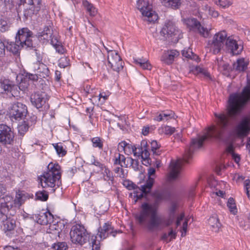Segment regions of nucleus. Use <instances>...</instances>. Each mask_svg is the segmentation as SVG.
Instances as JSON below:
<instances>
[{"label":"nucleus","mask_w":250,"mask_h":250,"mask_svg":"<svg viewBox=\"0 0 250 250\" xmlns=\"http://www.w3.org/2000/svg\"><path fill=\"white\" fill-rule=\"evenodd\" d=\"M217 118L216 125H212L208 128L204 135L199 136L191 140L188 150L186 152L183 159L171 161L169 166V178L170 180L177 178L180 174L182 166L184 162H188L193 150L202 146L203 142L208 138L220 139L229 125V119L224 114L215 113Z\"/></svg>","instance_id":"1"},{"label":"nucleus","mask_w":250,"mask_h":250,"mask_svg":"<svg viewBox=\"0 0 250 250\" xmlns=\"http://www.w3.org/2000/svg\"><path fill=\"white\" fill-rule=\"evenodd\" d=\"M178 207L177 203H172L169 208V217L165 219L158 215L156 204L145 203L142 205L140 212L135 214V219L140 225L149 231L162 229L172 224Z\"/></svg>","instance_id":"2"},{"label":"nucleus","mask_w":250,"mask_h":250,"mask_svg":"<svg viewBox=\"0 0 250 250\" xmlns=\"http://www.w3.org/2000/svg\"><path fill=\"white\" fill-rule=\"evenodd\" d=\"M34 38L32 32L28 28H22L18 31L15 42L6 41V49L14 54L17 55L21 48L33 46Z\"/></svg>","instance_id":"3"},{"label":"nucleus","mask_w":250,"mask_h":250,"mask_svg":"<svg viewBox=\"0 0 250 250\" xmlns=\"http://www.w3.org/2000/svg\"><path fill=\"white\" fill-rule=\"evenodd\" d=\"M61 167L57 163H50L46 170L39 177L42 188L59 187L61 185Z\"/></svg>","instance_id":"4"},{"label":"nucleus","mask_w":250,"mask_h":250,"mask_svg":"<svg viewBox=\"0 0 250 250\" xmlns=\"http://www.w3.org/2000/svg\"><path fill=\"white\" fill-rule=\"evenodd\" d=\"M250 100V81L244 87L241 93H236L230 96L228 107L230 117L238 114L244 106Z\"/></svg>","instance_id":"5"},{"label":"nucleus","mask_w":250,"mask_h":250,"mask_svg":"<svg viewBox=\"0 0 250 250\" xmlns=\"http://www.w3.org/2000/svg\"><path fill=\"white\" fill-rule=\"evenodd\" d=\"M29 198V196L27 193L20 190L16 192L14 200L10 195H6L0 198V218H2L3 220L6 218L5 213H7L10 209L13 208H20Z\"/></svg>","instance_id":"6"},{"label":"nucleus","mask_w":250,"mask_h":250,"mask_svg":"<svg viewBox=\"0 0 250 250\" xmlns=\"http://www.w3.org/2000/svg\"><path fill=\"white\" fill-rule=\"evenodd\" d=\"M189 218L185 217L184 213H180L177 217L175 227H170L167 231L163 232L160 237V240L163 242L168 243L176 239L177 234V227L182 224V226L180 229L181 236L185 237L188 230V224Z\"/></svg>","instance_id":"7"},{"label":"nucleus","mask_w":250,"mask_h":250,"mask_svg":"<svg viewBox=\"0 0 250 250\" xmlns=\"http://www.w3.org/2000/svg\"><path fill=\"white\" fill-rule=\"evenodd\" d=\"M161 34L167 40L173 42H177L182 37L181 32L174 22L169 20L165 21Z\"/></svg>","instance_id":"8"},{"label":"nucleus","mask_w":250,"mask_h":250,"mask_svg":"<svg viewBox=\"0 0 250 250\" xmlns=\"http://www.w3.org/2000/svg\"><path fill=\"white\" fill-rule=\"evenodd\" d=\"M137 8L141 11L144 17V20L154 23L158 19V16L152 9V6L148 0H135Z\"/></svg>","instance_id":"9"},{"label":"nucleus","mask_w":250,"mask_h":250,"mask_svg":"<svg viewBox=\"0 0 250 250\" xmlns=\"http://www.w3.org/2000/svg\"><path fill=\"white\" fill-rule=\"evenodd\" d=\"M228 35L224 30L216 33L211 40L208 41V48L214 54H218L226 43Z\"/></svg>","instance_id":"10"},{"label":"nucleus","mask_w":250,"mask_h":250,"mask_svg":"<svg viewBox=\"0 0 250 250\" xmlns=\"http://www.w3.org/2000/svg\"><path fill=\"white\" fill-rule=\"evenodd\" d=\"M71 242L76 244L83 245L88 239V233L84 226L76 224L72 227L70 233Z\"/></svg>","instance_id":"11"},{"label":"nucleus","mask_w":250,"mask_h":250,"mask_svg":"<svg viewBox=\"0 0 250 250\" xmlns=\"http://www.w3.org/2000/svg\"><path fill=\"white\" fill-rule=\"evenodd\" d=\"M27 112V108L25 104L20 102H17L9 106L8 113L12 120L20 121L25 118Z\"/></svg>","instance_id":"12"},{"label":"nucleus","mask_w":250,"mask_h":250,"mask_svg":"<svg viewBox=\"0 0 250 250\" xmlns=\"http://www.w3.org/2000/svg\"><path fill=\"white\" fill-rule=\"evenodd\" d=\"M52 29L51 26H45L42 31L38 33V38L41 40L49 41L51 40L52 45L59 54L62 53V45L56 38H52Z\"/></svg>","instance_id":"13"},{"label":"nucleus","mask_w":250,"mask_h":250,"mask_svg":"<svg viewBox=\"0 0 250 250\" xmlns=\"http://www.w3.org/2000/svg\"><path fill=\"white\" fill-rule=\"evenodd\" d=\"M21 86V85L19 86V88ZM0 88L4 94L10 98L19 96V87L13 81L9 79H3L0 80Z\"/></svg>","instance_id":"14"},{"label":"nucleus","mask_w":250,"mask_h":250,"mask_svg":"<svg viewBox=\"0 0 250 250\" xmlns=\"http://www.w3.org/2000/svg\"><path fill=\"white\" fill-rule=\"evenodd\" d=\"M107 51V60L109 66L114 70L119 72L123 68V61L118 52L114 50H109L105 48Z\"/></svg>","instance_id":"15"},{"label":"nucleus","mask_w":250,"mask_h":250,"mask_svg":"<svg viewBox=\"0 0 250 250\" xmlns=\"http://www.w3.org/2000/svg\"><path fill=\"white\" fill-rule=\"evenodd\" d=\"M14 135L11 128L5 125H0V143L10 145L14 141Z\"/></svg>","instance_id":"16"},{"label":"nucleus","mask_w":250,"mask_h":250,"mask_svg":"<svg viewBox=\"0 0 250 250\" xmlns=\"http://www.w3.org/2000/svg\"><path fill=\"white\" fill-rule=\"evenodd\" d=\"M250 131V117L243 118L235 129V134L239 137L247 136Z\"/></svg>","instance_id":"17"},{"label":"nucleus","mask_w":250,"mask_h":250,"mask_svg":"<svg viewBox=\"0 0 250 250\" xmlns=\"http://www.w3.org/2000/svg\"><path fill=\"white\" fill-rule=\"evenodd\" d=\"M155 169L153 167H150L148 169V178L146 181V184L142 186V189H138L140 190V194H138L137 196L141 197L143 193L146 194L149 192L154 184Z\"/></svg>","instance_id":"18"},{"label":"nucleus","mask_w":250,"mask_h":250,"mask_svg":"<svg viewBox=\"0 0 250 250\" xmlns=\"http://www.w3.org/2000/svg\"><path fill=\"white\" fill-rule=\"evenodd\" d=\"M48 100V97L44 92H36L31 96V102L37 108H40Z\"/></svg>","instance_id":"19"},{"label":"nucleus","mask_w":250,"mask_h":250,"mask_svg":"<svg viewBox=\"0 0 250 250\" xmlns=\"http://www.w3.org/2000/svg\"><path fill=\"white\" fill-rule=\"evenodd\" d=\"M179 55V52L176 50L166 51L161 56V60L167 64H170L173 62L175 58L177 57Z\"/></svg>","instance_id":"20"},{"label":"nucleus","mask_w":250,"mask_h":250,"mask_svg":"<svg viewBox=\"0 0 250 250\" xmlns=\"http://www.w3.org/2000/svg\"><path fill=\"white\" fill-rule=\"evenodd\" d=\"M118 149L119 151H124L126 154L128 155L132 153H133L134 156L137 155V148L132 145L126 143L125 141H123L119 144Z\"/></svg>","instance_id":"21"},{"label":"nucleus","mask_w":250,"mask_h":250,"mask_svg":"<svg viewBox=\"0 0 250 250\" xmlns=\"http://www.w3.org/2000/svg\"><path fill=\"white\" fill-rule=\"evenodd\" d=\"M49 70L46 66L43 64H40L35 74H29V79L32 81L38 80L39 77L44 78L48 75Z\"/></svg>","instance_id":"22"},{"label":"nucleus","mask_w":250,"mask_h":250,"mask_svg":"<svg viewBox=\"0 0 250 250\" xmlns=\"http://www.w3.org/2000/svg\"><path fill=\"white\" fill-rule=\"evenodd\" d=\"M53 219L52 214L49 211L41 213L39 214L37 222L41 225H47L50 224Z\"/></svg>","instance_id":"23"},{"label":"nucleus","mask_w":250,"mask_h":250,"mask_svg":"<svg viewBox=\"0 0 250 250\" xmlns=\"http://www.w3.org/2000/svg\"><path fill=\"white\" fill-rule=\"evenodd\" d=\"M113 229L110 225L105 223L102 227L99 229L97 235L99 236L101 239H105L109 234L113 233Z\"/></svg>","instance_id":"24"},{"label":"nucleus","mask_w":250,"mask_h":250,"mask_svg":"<svg viewBox=\"0 0 250 250\" xmlns=\"http://www.w3.org/2000/svg\"><path fill=\"white\" fill-rule=\"evenodd\" d=\"M208 223L212 231L215 232L219 231L221 225L216 215L210 217L208 220Z\"/></svg>","instance_id":"25"},{"label":"nucleus","mask_w":250,"mask_h":250,"mask_svg":"<svg viewBox=\"0 0 250 250\" xmlns=\"http://www.w3.org/2000/svg\"><path fill=\"white\" fill-rule=\"evenodd\" d=\"M6 214L7 213H5L6 218L3 220L0 218V221L3 223V229L5 231H11L15 227V221L14 219H7Z\"/></svg>","instance_id":"26"},{"label":"nucleus","mask_w":250,"mask_h":250,"mask_svg":"<svg viewBox=\"0 0 250 250\" xmlns=\"http://www.w3.org/2000/svg\"><path fill=\"white\" fill-rule=\"evenodd\" d=\"M183 21L190 30H193L195 31H196V28L198 26H199V25L200 23L196 19L194 18H188L184 19Z\"/></svg>","instance_id":"27"},{"label":"nucleus","mask_w":250,"mask_h":250,"mask_svg":"<svg viewBox=\"0 0 250 250\" xmlns=\"http://www.w3.org/2000/svg\"><path fill=\"white\" fill-rule=\"evenodd\" d=\"M248 61H246L244 58L237 60V62L233 64V69L241 72L245 71L247 68Z\"/></svg>","instance_id":"28"},{"label":"nucleus","mask_w":250,"mask_h":250,"mask_svg":"<svg viewBox=\"0 0 250 250\" xmlns=\"http://www.w3.org/2000/svg\"><path fill=\"white\" fill-rule=\"evenodd\" d=\"M226 45L229 47V49H230L233 54H237L239 53V51H241L242 48H240L239 50V46L237 43L236 41L230 39L228 38L226 42Z\"/></svg>","instance_id":"29"},{"label":"nucleus","mask_w":250,"mask_h":250,"mask_svg":"<svg viewBox=\"0 0 250 250\" xmlns=\"http://www.w3.org/2000/svg\"><path fill=\"white\" fill-rule=\"evenodd\" d=\"M189 71L195 75L201 74L205 77L209 79H211L209 73L206 70L199 66H192L190 67Z\"/></svg>","instance_id":"30"},{"label":"nucleus","mask_w":250,"mask_h":250,"mask_svg":"<svg viewBox=\"0 0 250 250\" xmlns=\"http://www.w3.org/2000/svg\"><path fill=\"white\" fill-rule=\"evenodd\" d=\"M124 185L125 187H126V188L128 189H129V190L133 189L134 190L132 194H133L134 197H136L137 198L136 201L137 199H141L143 197V194L144 193H143L142 196H141V197H139V196H137L138 194H140V190L138 189H142V188H137L135 185H134V184H133L132 183H131L129 181L125 182Z\"/></svg>","instance_id":"31"},{"label":"nucleus","mask_w":250,"mask_h":250,"mask_svg":"<svg viewBox=\"0 0 250 250\" xmlns=\"http://www.w3.org/2000/svg\"><path fill=\"white\" fill-rule=\"evenodd\" d=\"M83 5L90 16L94 17L96 16L97 13V10L93 4L89 3L86 0H83Z\"/></svg>","instance_id":"32"},{"label":"nucleus","mask_w":250,"mask_h":250,"mask_svg":"<svg viewBox=\"0 0 250 250\" xmlns=\"http://www.w3.org/2000/svg\"><path fill=\"white\" fill-rule=\"evenodd\" d=\"M134 62L139 65L143 69L150 70L151 69V65L148 61L144 59H134Z\"/></svg>","instance_id":"33"},{"label":"nucleus","mask_w":250,"mask_h":250,"mask_svg":"<svg viewBox=\"0 0 250 250\" xmlns=\"http://www.w3.org/2000/svg\"><path fill=\"white\" fill-rule=\"evenodd\" d=\"M227 152L236 163H238L240 161V158L238 154L235 153L234 151V146L232 144H229L226 148Z\"/></svg>","instance_id":"34"},{"label":"nucleus","mask_w":250,"mask_h":250,"mask_svg":"<svg viewBox=\"0 0 250 250\" xmlns=\"http://www.w3.org/2000/svg\"><path fill=\"white\" fill-rule=\"evenodd\" d=\"M207 8V9L210 8V6L206 4L202 6V7L199 9L198 8L196 9L194 11H193V14L194 15H196L198 13L201 18H206L208 17V11L207 10H205V8Z\"/></svg>","instance_id":"35"},{"label":"nucleus","mask_w":250,"mask_h":250,"mask_svg":"<svg viewBox=\"0 0 250 250\" xmlns=\"http://www.w3.org/2000/svg\"><path fill=\"white\" fill-rule=\"evenodd\" d=\"M158 131L160 134L171 135L175 132V128L168 125H163L159 128Z\"/></svg>","instance_id":"36"},{"label":"nucleus","mask_w":250,"mask_h":250,"mask_svg":"<svg viewBox=\"0 0 250 250\" xmlns=\"http://www.w3.org/2000/svg\"><path fill=\"white\" fill-rule=\"evenodd\" d=\"M182 55L185 58L193 60L197 62L199 61L198 57L196 55L194 54L190 48L184 49L182 51Z\"/></svg>","instance_id":"37"},{"label":"nucleus","mask_w":250,"mask_h":250,"mask_svg":"<svg viewBox=\"0 0 250 250\" xmlns=\"http://www.w3.org/2000/svg\"><path fill=\"white\" fill-rule=\"evenodd\" d=\"M166 6L171 7L173 8H178L180 5V0H161Z\"/></svg>","instance_id":"38"},{"label":"nucleus","mask_w":250,"mask_h":250,"mask_svg":"<svg viewBox=\"0 0 250 250\" xmlns=\"http://www.w3.org/2000/svg\"><path fill=\"white\" fill-rule=\"evenodd\" d=\"M227 207H228L229 211L233 215H235L237 213V208H236V204L235 203L234 200L233 198H230L229 199Z\"/></svg>","instance_id":"39"},{"label":"nucleus","mask_w":250,"mask_h":250,"mask_svg":"<svg viewBox=\"0 0 250 250\" xmlns=\"http://www.w3.org/2000/svg\"><path fill=\"white\" fill-rule=\"evenodd\" d=\"M210 30V29H208L202 26L200 23L199 26L197 27L196 31H197L202 36L205 38H208L209 35Z\"/></svg>","instance_id":"40"},{"label":"nucleus","mask_w":250,"mask_h":250,"mask_svg":"<svg viewBox=\"0 0 250 250\" xmlns=\"http://www.w3.org/2000/svg\"><path fill=\"white\" fill-rule=\"evenodd\" d=\"M102 172L103 174V178L104 180L106 181H112L113 180V176L112 173L105 167H104Z\"/></svg>","instance_id":"41"},{"label":"nucleus","mask_w":250,"mask_h":250,"mask_svg":"<svg viewBox=\"0 0 250 250\" xmlns=\"http://www.w3.org/2000/svg\"><path fill=\"white\" fill-rule=\"evenodd\" d=\"M216 64L218 65V69L220 71H226L228 69L229 65L227 63L224 62L222 58L217 59Z\"/></svg>","instance_id":"42"},{"label":"nucleus","mask_w":250,"mask_h":250,"mask_svg":"<svg viewBox=\"0 0 250 250\" xmlns=\"http://www.w3.org/2000/svg\"><path fill=\"white\" fill-rule=\"evenodd\" d=\"M215 3L221 8H226L231 5L232 2L228 0H217Z\"/></svg>","instance_id":"43"},{"label":"nucleus","mask_w":250,"mask_h":250,"mask_svg":"<svg viewBox=\"0 0 250 250\" xmlns=\"http://www.w3.org/2000/svg\"><path fill=\"white\" fill-rule=\"evenodd\" d=\"M28 125L25 122H22L18 126V132L21 135H23L28 130Z\"/></svg>","instance_id":"44"},{"label":"nucleus","mask_w":250,"mask_h":250,"mask_svg":"<svg viewBox=\"0 0 250 250\" xmlns=\"http://www.w3.org/2000/svg\"><path fill=\"white\" fill-rule=\"evenodd\" d=\"M36 196L37 199L44 201L48 199V195L46 191L42 190L37 192Z\"/></svg>","instance_id":"45"},{"label":"nucleus","mask_w":250,"mask_h":250,"mask_svg":"<svg viewBox=\"0 0 250 250\" xmlns=\"http://www.w3.org/2000/svg\"><path fill=\"white\" fill-rule=\"evenodd\" d=\"M93 146L102 149L103 146V143L99 137H94L91 139Z\"/></svg>","instance_id":"46"},{"label":"nucleus","mask_w":250,"mask_h":250,"mask_svg":"<svg viewBox=\"0 0 250 250\" xmlns=\"http://www.w3.org/2000/svg\"><path fill=\"white\" fill-rule=\"evenodd\" d=\"M96 238V236H92L91 238L92 250H100V241Z\"/></svg>","instance_id":"47"},{"label":"nucleus","mask_w":250,"mask_h":250,"mask_svg":"<svg viewBox=\"0 0 250 250\" xmlns=\"http://www.w3.org/2000/svg\"><path fill=\"white\" fill-rule=\"evenodd\" d=\"M9 28V24L6 21L3 19L0 20V30L3 32L8 30Z\"/></svg>","instance_id":"48"},{"label":"nucleus","mask_w":250,"mask_h":250,"mask_svg":"<svg viewBox=\"0 0 250 250\" xmlns=\"http://www.w3.org/2000/svg\"><path fill=\"white\" fill-rule=\"evenodd\" d=\"M6 48V41L0 39V57L3 56Z\"/></svg>","instance_id":"49"},{"label":"nucleus","mask_w":250,"mask_h":250,"mask_svg":"<svg viewBox=\"0 0 250 250\" xmlns=\"http://www.w3.org/2000/svg\"><path fill=\"white\" fill-rule=\"evenodd\" d=\"M110 95V93L108 91L100 93L99 95V101H100L102 103H104V102L108 99Z\"/></svg>","instance_id":"50"},{"label":"nucleus","mask_w":250,"mask_h":250,"mask_svg":"<svg viewBox=\"0 0 250 250\" xmlns=\"http://www.w3.org/2000/svg\"><path fill=\"white\" fill-rule=\"evenodd\" d=\"M25 3L34 6L37 9L40 7L41 0H24Z\"/></svg>","instance_id":"51"},{"label":"nucleus","mask_w":250,"mask_h":250,"mask_svg":"<svg viewBox=\"0 0 250 250\" xmlns=\"http://www.w3.org/2000/svg\"><path fill=\"white\" fill-rule=\"evenodd\" d=\"M163 118H164V121H167L168 120L174 117V113L170 111L162 112Z\"/></svg>","instance_id":"52"},{"label":"nucleus","mask_w":250,"mask_h":250,"mask_svg":"<svg viewBox=\"0 0 250 250\" xmlns=\"http://www.w3.org/2000/svg\"><path fill=\"white\" fill-rule=\"evenodd\" d=\"M117 155L119 156V159H120V165L121 167H127L128 164L126 163V159L125 157L119 153H117Z\"/></svg>","instance_id":"53"},{"label":"nucleus","mask_w":250,"mask_h":250,"mask_svg":"<svg viewBox=\"0 0 250 250\" xmlns=\"http://www.w3.org/2000/svg\"><path fill=\"white\" fill-rule=\"evenodd\" d=\"M114 171L117 174V176L121 178H124L126 176V174L125 173L124 170L120 167H117L115 168Z\"/></svg>","instance_id":"54"},{"label":"nucleus","mask_w":250,"mask_h":250,"mask_svg":"<svg viewBox=\"0 0 250 250\" xmlns=\"http://www.w3.org/2000/svg\"><path fill=\"white\" fill-rule=\"evenodd\" d=\"M53 146L59 155L62 154V146L61 143L53 144Z\"/></svg>","instance_id":"55"},{"label":"nucleus","mask_w":250,"mask_h":250,"mask_svg":"<svg viewBox=\"0 0 250 250\" xmlns=\"http://www.w3.org/2000/svg\"><path fill=\"white\" fill-rule=\"evenodd\" d=\"M205 10H207L208 11V16H210L213 18H216L219 15L218 12L211 7H210V8L208 9L206 8Z\"/></svg>","instance_id":"56"},{"label":"nucleus","mask_w":250,"mask_h":250,"mask_svg":"<svg viewBox=\"0 0 250 250\" xmlns=\"http://www.w3.org/2000/svg\"><path fill=\"white\" fill-rule=\"evenodd\" d=\"M160 145L158 144L156 141L153 140L151 142V148L153 153H156L157 149L159 148Z\"/></svg>","instance_id":"57"},{"label":"nucleus","mask_w":250,"mask_h":250,"mask_svg":"<svg viewBox=\"0 0 250 250\" xmlns=\"http://www.w3.org/2000/svg\"><path fill=\"white\" fill-rule=\"evenodd\" d=\"M53 250H62V242H58L55 243L52 246Z\"/></svg>","instance_id":"58"},{"label":"nucleus","mask_w":250,"mask_h":250,"mask_svg":"<svg viewBox=\"0 0 250 250\" xmlns=\"http://www.w3.org/2000/svg\"><path fill=\"white\" fill-rule=\"evenodd\" d=\"M14 0H0V5L4 4L5 6L9 5L10 7L13 3Z\"/></svg>","instance_id":"59"},{"label":"nucleus","mask_w":250,"mask_h":250,"mask_svg":"<svg viewBox=\"0 0 250 250\" xmlns=\"http://www.w3.org/2000/svg\"><path fill=\"white\" fill-rule=\"evenodd\" d=\"M233 179L234 180H235L237 182H241L244 179L243 177L242 176L240 175L239 174H235L233 176Z\"/></svg>","instance_id":"60"},{"label":"nucleus","mask_w":250,"mask_h":250,"mask_svg":"<svg viewBox=\"0 0 250 250\" xmlns=\"http://www.w3.org/2000/svg\"><path fill=\"white\" fill-rule=\"evenodd\" d=\"M149 153L148 151L147 150L145 149L142 152L141 158L142 159L149 158Z\"/></svg>","instance_id":"61"},{"label":"nucleus","mask_w":250,"mask_h":250,"mask_svg":"<svg viewBox=\"0 0 250 250\" xmlns=\"http://www.w3.org/2000/svg\"><path fill=\"white\" fill-rule=\"evenodd\" d=\"M149 129L150 128L149 126H144L142 129V134L145 136L148 135L149 132Z\"/></svg>","instance_id":"62"},{"label":"nucleus","mask_w":250,"mask_h":250,"mask_svg":"<svg viewBox=\"0 0 250 250\" xmlns=\"http://www.w3.org/2000/svg\"><path fill=\"white\" fill-rule=\"evenodd\" d=\"M154 120L155 121H157V122L164 121V118H163L162 112L160 113V114H159V115H158L157 116H156L154 118Z\"/></svg>","instance_id":"63"},{"label":"nucleus","mask_w":250,"mask_h":250,"mask_svg":"<svg viewBox=\"0 0 250 250\" xmlns=\"http://www.w3.org/2000/svg\"><path fill=\"white\" fill-rule=\"evenodd\" d=\"M130 163H131V165L134 168H137L138 165V162L137 160H133L132 159H129Z\"/></svg>","instance_id":"64"}]
</instances>
